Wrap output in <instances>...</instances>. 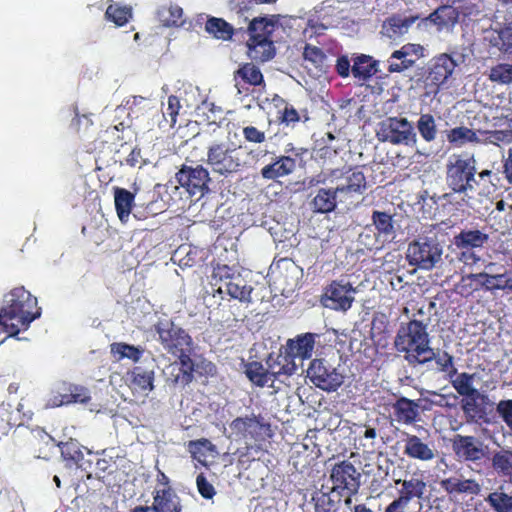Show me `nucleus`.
Wrapping results in <instances>:
<instances>
[{
  "mask_svg": "<svg viewBox=\"0 0 512 512\" xmlns=\"http://www.w3.org/2000/svg\"><path fill=\"white\" fill-rule=\"evenodd\" d=\"M154 328L164 350L178 359L166 367L167 380L174 386L185 387L193 381L195 371V362L191 357L194 352L192 337L171 320H161Z\"/></svg>",
  "mask_w": 512,
  "mask_h": 512,
  "instance_id": "obj_1",
  "label": "nucleus"
},
{
  "mask_svg": "<svg viewBox=\"0 0 512 512\" xmlns=\"http://www.w3.org/2000/svg\"><path fill=\"white\" fill-rule=\"evenodd\" d=\"M393 345L395 351L403 355L404 360L412 367L424 366L435 359L428 324L422 320L410 319L400 323Z\"/></svg>",
  "mask_w": 512,
  "mask_h": 512,
  "instance_id": "obj_2",
  "label": "nucleus"
},
{
  "mask_svg": "<svg viewBox=\"0 0 512 512\" xmlns=\"http://www.w3.org/2000/svg\"><path fill=\"white\" fill-rule=\"evenodd\" d=\"M40 315L37 298L23 286L16 287L4 295L0 326L9 336H16L21 328L27 329Z\"/></svg>",
  "mask_w": 512,
  "mask_h": 512,
  "instance_id": "obj_3",
  "label": "nucleus"
},
{
  "mask_svg": "<svg viewBox=\"0 0 512 512\" xmlns=\"http://www.w3.org/2000/svg\"><path fill=\"white\" fill-rule=\"evenodd\" d=\"M277 25L278 21L273 17H256L250 21L246 45L247 54L251 60L263 63L275 56L276 49L272 36Z\"/></svg>",
  "mask_w": 512,
  "mask_h": 512,
  "instance_id": "obj_4",
  "label": "nucleus"
},
{
  "mask_svg": "<svg viewBox=\"0 0 512 512\" xmlns=\"http://www.w3.org/2000/svg\"><path fill=\"white\" fill-rule=\"evenodd\" d=\"M207 164L220 176L241 172L246 166L242 146L235 143L213 142L207 148Z\"/></svg>",
  "mask_w": 512,
  "mask_h": 512,
  "instance_id": "obj_5",
  "label": "nucleus"
},
{
  "mask_svg": "<svg viewBox=\"0 0 512 512\" xmlns=\"http://www.w3.org/2000/svg\"><path fill=\"white\" fill-rule=\"evenodd\" d=\"M376 137L392 145L414 146L417 143L415 128L405 117H387L378 124Z\"/></svg>",
  "mask_w": 512,
  "mask_h": 512,
  "instance_id": "obj_6",
  "label": "nucleus"
},
{
  "mask_svg": "<svg viewBox=\"0 0 512 512\" xmlns=\"http://www.w3.org/2000/svg\"><path fill=\"white\" fill-rule=\"evenodd\" d=\"M476 167L473 157L453 156L446 165V183L455 193L472 190L475 181Z\"/></svg>",
  "mask_w": 512,
  "mask_h": 512,
  "instance_id": "obj_7",
  "label": "nucleus"
},
{
  "mask_svg": "<svg viewBox=\"0 0 512 512\" xmlns=\"http://www.w3.org/2000/svg\"><path fill=\"white\" fill-rule=\"evenodd\" d=\"M229 428L230 438L236 441L243 440L246 443L260 442L265 440L266 436H271V426L260 414L236 417L229 423Z\"/></svg>",
  "mask_w": 512,
  "mask_h": 512,
  "instance_id": "obj_8",
  "label": "nucleus"
},
{
  "mask_svg": "<svg viewBox=\"0 0 512 512\" xmlns=\"http://www.w3.org/2000/svg\"><path fill=\"white\" fill-rule=\"evenodd\" d=\"M213 285L218 282L224 283L227 294L240 302L250 303L253 288L247 284V281L233 267L225 264H217L212 272Z\"/></svg>",
  "mask_w": 512,
  "mask_h": 512,
  "instance_id": "obj_9",
  "label": "nucleus"
},
{
  "mask_svg": "<svg viewBox=\"0 0 512 512\" xmlns=\"http://www.w3.org/2000/svg\"><path fill=\"white\" fill-rule=\"evenodd\" d=\"M442 247L432 237H419L408 245L407 260L410 265L430 270L441 260Z\"/></svg>",
  "mask_w": 512,
  "mask_h": 512,
  "instance_id": "obj_10",
  "label": "nucleus"
},
{
  "mask_svg": "<svg viewBox=\"0 0 512 512\" xmlns=\"http://www.w3.org/2000/svg\"><path fill=\"white\" fill-rule=\"evenodd\" d=\"M307 376L316 387L326 392L337 391L344 382V375L323 358L310 362Z\"/></svg>",
  "mask_w": 512,
  "mask_h": 512,
  "instance_id": "obj_11",
  "label": "nucleus"
},
{
  "mask_svg": "<svg viewBox=\"0 0 512 512\" xmlns=\"http://www.w3.org/2000/svg\"><path fill=\"white\" fill-rule=\"evenodd\" d=\"M177 183L186 190L190 196L203 197L209 189L210 174L202 165H187L182 167L175 175Z\"/></svg>",
  "mask_w": 512,
  "mask_h": 512,
  "instance_id": "obj_12",
  "label": "nucleus"
},
{
  "mask_svg": "<svg viewBox=\"0 0 512 512\" xmlns=\"http://www.w3.org/2000/svg\"><path fill=\"white\" fill-rule=\"evenodd\" d=\"M330 479L333 484L332 491L339 494L356 495L361 485V474L351 462L346 460L333 466Z\"/></svg>",
  "mask_w": 512,
  "mask_h": 512,
  "instance_id": "obj_13",
  "label": "nucleus"
},
{
  "mask_svg": "<svg viewBox=\"0 0 512 512\" xmlns=\"http://www.w3.org/2000/svg\"><path fill=\"white\" fill-rule=\"evenodd\" d=\"M354 293H356V288L350 282L333 280L325 288L323 295L325 306L335 311L346 312L352 307L355 300Z\"/></svg>",
  "mask_w": 512,
  "mask_h": 512,
  "instance_id": "obj_14",
  "label": "nucleus"
},
{
  "mask_svg": "<svg viewBox=\"0 0 512 512\" xmlns=\"http://www.w3.org/2000/svg\"><path fill=\"white\" fill-rule=\"evenodd\" d=\"M91 400L88 388L70 382L60 383L49 399L50 407H60L74 403L87 404Z\"/></svg>",
  "mask_w": 512,
  "mask_h": 512,
  "instance_id": "obj_15",
  "label": "nucleus"
},
{
  "mask_svg": "<svg viewBox=\"0 0 512 512\" xmlns=\"http://www.w3.org/2000/svg\"><path fill=\"white\" fill-rule=\"evenodd\" d=\"M485 445L475 436L456 434L452 439L455 455L467 462L477 463L485 457Z\"/></svg>",
  "mask_w": 512,
  "mask_h": 512,
  "instance_id": "obj_16",
  "label": "nucleus"
},
{
  "mask_svg": "<svg viewBox=\"0 0 512 512\" xmlns=\"http://www.w3.org/2000/svg\"><path fill=\"white\" fill-rule=\"evenodd\" d=\"M456 66L457 62L446 53L435 57L425 79L426 86H434L436 92L451 77Z\"/></svg>",
  "mask_w": 512,
  "mask_h": 512,
  "instance_id": "obj_17",
  "label": "nucleus"
},
{
  "mask_svg": "<svg viewBox=\"0 0 512 512\" xmlns=\"http://www.w3.org/2000/svg\"><path fill=\"white\" fill-rule=\"evenodd\" d=\"M178 496L171 488L156 490L151 506H136L131 512H181Z\"/></svg>",
  "mask_w": 512,
  "mask_h": 512,
  "instance_id": "obj_18",
  "label": "nucleus"
},
{
  "mask_svg": "<svg viewBox=\"0 0 512 512\" xmlns=\"http://www.w3.org/2000/svg\"><path fill=\"white\" fill-rule=\"evenodd\" d=\"M265 364L272 383L280 376H292L297 370L293 356L287 352L269 353L265 359Z\"/></svg>",
  "mask_w": 512,
  "mask_h": 512,
  "instance_id": "obj_19",
  "label": "nucleus"
},
{
  "mask_svg": "<svg viewBox=\"0 0 512 512\" xmlns=\"http://www.w3.org/2000/svg\"><path fill=\"white\" fill-rule=\"evenodd\" d=\"M404 455L422 462L432 461L436 457V449L432 442H425L417 435L405 433Z\"/></svg>",
  "mask_w": 512,
  "mask_h": 512,
  "instance_id": "obj_20",
  "label": "nucleus"
},
{
  "mask_svg": "<svg viewBox=\"0 0 512 512\" xmlns=\"http://www.w3.org/2000/svg\"><path fill=\"white\" fill-rule=\"evenodd\" d=\"M440 487L450 496H479L481 484L474 478L449 477L440 481Z\"/></svg>",
  "mask_w": 512,
  "mask_h": 512,
  "instance_id": "obj_21",
  "label": "nucleus"
},
{
  "mask_svg": "<svg viewBox=\"0 0 512 512\" xmlns=\"http://www.w3.org/2000/svg\"><path fill=\"white\" fill-rule=\"evenodd\" d=\"M422 51V46L419 44H405L399 50H395L388 59L387 70L390 73H400L412 67L416 58L419 57Z\"/></svg>",
  "mask_w": 512,
  "mask_h": 512,
  "instance_id": "obj_22",
  "label": "nucleus"
},
{
  "mask_svg": "<svg viewBox=\"0 0 512 512\" xmlns=\"http://www.w3.org/2000/svg\"><path fill=\"white\" fill-rule=\"evenodd\" d=\"M318 336V334L307 332L288 339L286 342V352L293 356L294 361L295 358L308 360L312 357Z\"/></svg>",
  "mask_w": 512,
  "mask_h": 512,
  "instance_id": "obj_23",
  "label": "nucleus"
},
{
  "mask_svg": "<svg viewBox=\"0 0 512 512\" xmlns=\"http://www.w3.org/2000/svg\"><path fill=\"white\" fill-rule=\"evenodd\" d=\"M459 16L460 13L454 6L441 5L424 18L423 22H429L434 25L438 31L450 30L457 24Z\"/></svg>",
  "mask_w": 512,
  "mask_h": 512,
  "instance_id": "obj_24",
  "label": "nucleus"
},
{
  "mask_svg": "<svg viewBox=\"0 0 512 512\" xmlns=\"http://www.w3.org/2000/svg\"><path fill=\"white\" fill-rule=\"evenodd\" d=\"M397 422L412 425L419 420V404L406 397L398 398L392 405Z\"/></svg>",
  "mask_w": 512,
  "mask_h": 512,
  "instance_id": "obj_25",
  "label": "nucleus"
},
{
  "mask_svg": "<svg viewBox=\"0 0 512 512\" xmlns=\"http://www.w3.org/2000/svg\"><path fill=\"white\" fill-rule=\"evenodd\" d=\"M345 183L338 185L336 191L339 194L351 196L363 194L367 189V181L364 173L358 168L349 169L344 177Z\"/></svg>",
  "mask_w": 512,
  "mask_h": 512,
  "instance_id": "obj_26",
  "label": "nucleus"
},
{
  "mask_svg": "<svg viewBox=\"0 0 512 512\" xmlns=\"http://www.w3.org/2000/svg\"><path fill=\"white\" fill-rule=\"evenodd\" d=\"M234 80L239 91L246 86H258L264 83L262 72L253 63L240 65L234 73Z\"/></svg>",
  "mask_w": 512,
  "mask_h": 512,
  "instance_id": "obj_27",
  "label": "nucleus"
},
{
  "mask_svg": "<svg viewBox=\"0 0 512 512\" xmlns=\"http://www.w3.org/2000/svg\"><path fill=\"white\" fill-rule=\"evenodd\" d=\"M489 240V235L480 230H461L454 236L453 243L460 250L482 248Z\"/></svg>",
  "mask_w": 512,
  "mask_h": 512,
  "instance_id": "obj_28",
  "label": "nucleus"
},
{
  "mask_svg": "<svg viewBox=\"0 0 512 512\" xmlns=\"http://www.w3.org/2000/svg\"><path fill=\"white\" fill-rule=\"evenodd\" d=\"M337 194L336 188H320L310 202L312 211L320 214L333 212L337 207Z\"/></svg>",
  "mask_w": 512,
  "mask_h": 512,
  "instance_id": "obj_29",
  "label": "nucleus"
},
{
  "mask_svg": "<svg viewBox=\"0 0 512 512\" xmlns=\"http://www.w3.org/2000/svg\"><path fill=\"white\" fill-rule=\"evenodd\" d=\"M296 167L295 160L290 156H281L275 162L261 169V176L266 180H275L291 174Z\"/></svg>",
  "mask_w": 512,
  "mask_h": 512,
  "instance_id": "obj_30",
  "label": "nucleus"
},
{
  "mask_svg": "<svg viewBox=\"0 0 512 512\" xmlns=\"http://www.w3.org/2000/svg\"><path fill=\"white\" fill-rule=\"evenodd\" d=\"M395 483L401 484L398 496L410 503L413 498L422 499L426 490V483L423 479L411 477L410 479L396 480Z\"/></svg>",
  "mask_w": 512,
  "mask_h": 512,
  "instance_id": "obj_31",
  "label": "nucleus"
},
{
  "mask_svg": "<svg viewBox=\"0 0 512 512\" xmlns=\"http://www.w3.org/2000/svg\"><path fill=\"white\" fill-rule=\"evenodd\" d=\"M135 194L125 188H114V201L117 215L122 223H126L134 205Z\"/></svg>",
  "mask_w": 512,
  "mask_h": 512,
  "instance_id": "obj_32",
  "label": "nucleus"
},
{
  "mask_svg": "<svg viewBox=\"0 0 512 512\" xmlns=\"http://www.w3.org/2000/svg\"><path fill=\"white\" fill-rule=\"evenodd\" d=\"M183 9L177 4L162 5L157 10V17L165 27H179L184 24Z\"/></svg>",
  "mask_w": 512,
  "mask_h": 512,
  "instance_id": "obj_33",
  "label": "nucleus"
},
{
  "mask_svg": "<svg viewBox=\"0 0 512 512\" xmlns=\"http://www.w3.org/2000/svg\"><path fill=\"white\" fill-rule=\"evenodd\" d=\"M244 374L248 380L257 387H265L270 381L267 366L260 361H250L244 363Z\"/></svg>",
  "mask_w": 512,
  "mask_h": 512,
  "instance_id": "obj_34",
  "label": "nucleus"
},
{
  "mask_svg": "<svg viewBox=\"0 0 512 512\" xmlns=\"http://www.w3.org/2000/svg\"><path fill=\"white\" fill-rule=\"evenodd\" d=\"M205 30L214 38L224 41L232 39L235 32L230 23L218 17H209L205 23Z\"/></svg>",
  "mask_w": 512,
  "mask_h": 512,
  "instance_id": "obj_35",
  "label": "nucleus"
},
{
  "mask_svg": "<svg viewBox=\"0 0 512 512\" xmlns=\"http://www.w3.org/2000/svg\"><path fill=\"white\" fill-rule=\"evenodd\" d=\"M447 141L455 147H462L467 143L481 142L476 131L466 126H459L449 130L447 132Z\"/></svg>",
  "mask_w": 512,
  "mask_h": 512,
  "instance_id": "obj_36",
  "label": "nucleus"
},
{
  "mask_svg": "<svg viewBox=\"0 0 512 512\" xmlns=\"http://www.w3.org/2000/svg\"><path fill=\"white\" fill-rule=\"evenodd\" d=\"M474 374L467 372L458 373L451 379V384L457 393L464 397H483L479 391L473 387Z\"/></svg>",
  "mask_w": 512,
  "mask_h": 512,
  "instance_id": "obj_37",
  "label": "nucleus"
},
{
  "mask_svg": "<svg viewBox=\"0 0 512 512\" xmlns=\"http://www.w3.org/2000/svg\"><path fill=\"white\" fill-rule=\"evenodd\" d=\"M484 277H486V272L471 273L462 276L455 286V291L462 297L467 298L482 288L481 282Z\"/></svg>",
  "mask_w": 512,
  "mask_h": 512,
  "instance_id": "obj_38",
  "label": "nucleus"
},
{
  "mask_svg": "<svg viewBox=\"0 0 512 512\" xmlns=\"http://www.w3.org/2000/svg\"><path fill=\"white\" fill-rule=\"evenodd\" d=\"M376 62L371 56L361 54L354 58L352 75L359 80H367L376 72Z\"/></svg>",
  "mask_w": 512,
  "mask_h": 512,
  "instance_id": "obj_39",
  "label": "nucleus"
},
{
  "mask_svg": "<svg viewBox=\"0 0 512 512\" xmlns=\"http://www.w3.org/2000/svg\"><path fill=\"white\" fill-rule=\"evenodd\" d=\"M492 467L502 477L512 479V450L501 449L492 457Z\"/></svg>",
  "mask_w": 512,
  "mask_h": 512,
  "instance_id": "obj_40",
  "label": "nucleus"
},
{
  "mask_svg": "<svg viewBox=\"0 0 512 512\" xmlns=\"http://www.w3.org/2000/svg\"><path fill=\"white\" fill-rule=\"evenodd\" d=\"M58 446L60 447L61 456L67 466L79 465L83 460L84 454L78 441L70 439L67 442H60Z\"/></svg>",
  "mask_w": 512,
  "mask_h": 512,
  "instance_id": "obj_41",
  "label": "nucleus"
},
{
  "mask_svg": "<svg viewBox=\"0 0 512 512\" xmlns=\"http://www.w3.org/2000/svg\"><path fill=\"white\" fill-rule=\"evenodd\" d=\"M481 287L486 291L510 290L512 291V276L507 271L502 274L491 275L486 273L482 278Z\"/></svg>",
  "mask_w": 512,
  "mask_h": 512,
  "instance_id": "obj_42",
  "label": "nucleus"
},
{
  "mask_svg": "<svg viewBox=\"0 0 512 512\" xmlns=\"http://www.w3.org/2000/svg\"><path fill=\"white\" fill-rule=\"evenodd\" d=\"M371 220L379 236L387 238L394 234V221L391 214L374 210L372 212Z\"/></svg>",
  "mask_w": 512,
  "mask_h": 512,
  "instance_id": "obj_43",
  "label": "nucleus"
},
{
  "mask_svg": "<svg viewBox=\"0 0 512 512\" xmlns=\"http://www.w3.org/2000/svg\"><path fill=\"white\" fill-rule=\"evenodd\" d=\"M416 128L420 136L426 142L430 143L436 139L437 126L435 118L430 113L421 114L416 123Z\"/></svg>",
  "mask_w": 512,
  "mask_h": 512,
  "instance_id": "obj_44",
  "label": "nucleus"
},
{
  "mask_svg": "<svg viewBox=\"0 0 512 512\" xmlns=\"http://www.w3.org/2000/svg\"><path fill=\"white\" fill-rule=\"evenodd\" d=\"M144 350L140 347L130 345L124 342H115L111 344V353L118 360L127 358L133 362H138L143 355Z\"/></svg>",
  "mask_w": 512,
  "mask_h": 512,
  "instance_id": "obj_45",
  "label": "nucleus"
},
{
  "mask_svg": "<svg viewBox=\"0 0 512 512\" xmlns=\"http://www.w3.org/2000/svg\"><path fill=\"white\" fill-rule=\"evenodd\" d=\"M485 501L495 512H512V495L505 492H491Z\"/></svg>",
  "mask_w": 512,
  "mask_h": 512,
  "instance_id": "obj_46",
  "label": "nucleus"
},
{
  "mask_svg": "<svg viewBox=\"0 0 512 512\" xmlns=\"http://www.w3.org/2000/svg\"><path fill=\"white\" fill-rule=\"evenodd\" d=\"M105 17L108 21H111L115 25L121 27L124 26L132 17V10L130 7L110 4L106 9Z\"/></svg>",
  "mask_w": 512,
  "mask_h": 512,
  "instance_id": "obj_47",
  "label": "nucleus"
},
{
  "mask_svg": "<svg viewBox=\"0 0 512 512\" xmlns=\"http://www.w3.org/2000/svg\"><path fill=\"white\" fill-rule=\"evenodd\" d=\"M154 372L134 367L132 370V384L141 391H151L154 388Z\"/></svg>",
  "mask_w": 512,
  "mask_h": 512,
  "instance_id": "obj_48",
  "label": "nucleus"
},
{
  "mask_svg": "<svg viewBox=\"0 0 512 512\" xmlns=\"http://www.w3.org/2000/svg\"><path fill=\"white\" fill-rule=\"evenodd\" d=\"M181 108L180 99L176 95L168 96L167 105L166 107L163 106L162 114L169 127L173 128L175 126Z\"/></svg>",
  "mask_w": 512,
  "mask_h": 512,
  "instance_id": "obj_49",
  "label": "nucleus"
},
{
  "mask_svg": "<svg viewBox=\"0 0 512 512\" xmlns=\"http://www.w3.org/2000/svg\"><path fill=\"white\" fill-rule=\"evenodd\" d=\"M312 500L315 512H338L339 510V501L332 500L328 493H315Z\"/></svg>",
  "mask_w": 512,
  "mask_h": 512,
  "instance_id": "obj_50",
  "label": "nucleus"
},
{
  "mask_svg": "<svg viewBox=\"0 0 512 512\" xmlns=\"http://www.w3.org/2000/svg\"><path fill=\"white\" fill-rule=\"evenodd\" d=\"M490 80L501 84L512 83V64L499 63L491 68Z\"/></svg>",
  "mask_w": 512,
  "mask_h": 512,
  "instance_id": "obj_51",
  "label": "nucleus"
},
{
  "mask_svg": "<svg viewBox=\"0 0 512 512\" xmlns=\"http://www.w3.org/2000/svg\"><path fill=\"white\" fill-rule=\"evenodd\" d=\"M433 361L436 362L438 370L446 373L450 379L457 374V368L454 365V357L450 353L446 351L438 355L435 353V359H433Z\"/></svg>",
  "mask_w": 512,
  "mask_h": 512,
  "instance_id": "obj_52",
  "label": "nucleus"
},
{
  "mask_svg": "<svg viewBox=\"0 0 512 512\" xmlns=\"http://www.w3.org/2000/svg\"><path fill=\"white\" fill-rule=\"evenodd\" d=\"M305 60L311 62L316 68H322L326 62V54L324 51L314 45L306 44L303 51Z\"/></svg>",
  "mask_w": 512,
  "mask_h": 512,
  "instance_id": "obj_53",
  "label": "nucleus"
},
{
  "mask_svg": "<svg viewBox=\"0 0 512 512\" xmlns=\"http://www.w3.org/2000/svg\"><path fill=\"white\" fill-rule=\"evenodd\" d=\"M151 100L149 98L143 96H131L126 100V106H128L130 113L138 116L142 110L151 109L150 107Z\"/></svg>",
  "mask_w": 512,
  "mask_h": 512,
  "instance_id": "obj_54",
  "label": "nucleus"
},
{
  "mask_svg": "<svg viewBox=\"0 0 512 512\" xmlns=\"http://www.w3.org/2000/svg\"><path fill=\"white\" fill-rule=\"evenodd\" d=\"M244 139L253 144H261L266 141V133L255 126L248 125L242 128Z\"/></svg>",
  "mask_w": 512,
  "mask_h": 512,
  "instance_id": "obj_55",
  "label": "nucleus"
},
{
  "mask_svg": "<svg viewBox=\"0 0 512 512\" xmlns=\"http://www.w3.org/2000/svg\"><path fill=\"white\" fill-rule=\"evenodd\" d=\"M496 412L512 431V399L500 400L496 406Z\"/></svg>",
  "mask_w": 512,
  "mask_h": 512,
  "instance_id": "obj_56",
  "label": "nucleus"
},
{
  "mask_svg": "<svg viewBox=\"0 0 512 512\" xmlns=\"http://www.w3.org/2000/svg\"><path fill=\"white\" fill-rule=\"evenodd\" d=\"M196 486L199 494L205 499H212L216 494L214 486L207 480L204 473L197 475Z\"/></svg>",
  "mask_w": 512,
  "mask_h": 512,
  "instance_id": "obj_57",
  "label": "nucleus"
},
{
  "mask_svg": "<svg viewBox=\"0 0 512 512\" xmlns=\"http://www.w3.org/2000/svg\"><path fill=\"white\" fill-rule=\"evenodd\" d=\"M487 140L493 145L509 144L512 142V130H494L486 132Z\"/></svg>",
  "mask_w": 512,
  "mask_h": 512,
  "instance_id": "obj_58",
  "label": "nucleus"
},
{
  "mask_svg": "<svg viewBox=\"0 0 512 512\" xmlns=\"http://www.w3.org/2000/svg\"><path fill=\"white\" fill-rule=\"evenodd\" d=\"M278 120L283 124L290 125L299 122L300 116L293 106L286 105L284 109L280 111Z\"/></svg>",
  "mask_w": 512,
  "mask_h": 512,
  "instance_id": "obj_59",
  "label": "nucleus"
},
{
  "mask_svg": "<svg viewBox=\"0 0 512 512\" xmlns=\"http://www.w3.org/2000/svg\"><path fill=\"white\" fill-rule=\"evenodd\" d=\"M500 49L512 54V27H505L499 32Z\"/></svg>",
  "mask_w": 512,
  "mask_h": 512,
  "instance_id": "obj_60",
  "label": "nucleus"
},
{
  "mask_svg": "<svg viewBox=\"0 0 512 512\" xmlns=\"http://www.w3.org/2000/svg\"><path fill=\"white\" fill-rule=\"evenodd\" d=\"M351 64L346 55L339 56L336 61L335 69L337 74L342 77L346 78L349 76L351 72Z\"/></svg>",
  "mask_w": 512,
  "mask_h": 512,
  "instance_id": "obj_61",
  "label": "nucleus"
},
{
  "mask_svg": "<svg viewBox=\"0 0 512 512\" xmlns=\"http://www.w3.org/2000/svg\"><path fill=\"white\" fill-rule=\"evenodd\" d=\"M409 503L401 497L395 498L391 503H389L384 512H406Z\"/></svg>",
  "mask_w": 512,
  "mask_h": 512,
  "instance_id": "obj_62",
  "label": "nucleus"
},
{
  "mask_svg": "<svg viewBox=\"0 0 512 512\" xmlns=\"http://www.w3.org/2000/svg\"><path fill=\"white\" fill-rule=\"evenodd\" d=\"M478 398L479 397H465V399L462 400L461 407L466 415H475L477 409L476 401Z\"/></svg>",
  "mask_w": 512,
  "mask_h": 512,
  "instance_id": "obj_63",
  "label": "nucleus"
},
{
  "mask_svg": "<svg viewBox=\"0 0 512 512\" xmlns=\"http://www.w3.org/2000/svg\"><path fill=\"white\" fill-rule=\"evenodd\" d=\"M503 173L509 184H512V148L508 150V156L503 160Z\"/></svg>",
  "mask_w": 512,
  "mask_h": 512,
  "instance_id": "obj_64",
  "label": "nucleus"
}]
</instances>
